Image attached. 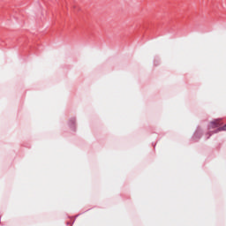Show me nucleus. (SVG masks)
<instances>
[{
	"label": "nucleus",
	"instance_id": "f257e3e1",
	"mask_svg": "<svg viewBox=\"0 0 226 226\" xmlns=\"http://www.w3.org/2000/svg\"><path fill=\"white\" fill-rule=\"evenodd\" d=\"M220 123H221L220 119L215 120V121L210 123L209 127L210 128H218V126H220V124H221Z\"/></svg>",
	"mask_w": 226,
	"mask_h": 226
},
{
	"label": "nucleus",
	"instance_id": "f03ea898",
	"mask_svg": "<svg viewBox=\"0 0 226 226\" xmlns=\"http://www.w3.org/2000/svg\"><path fill=\"white\" fill-rule=\"evenodd\" d=\"M226 132V124L224 125V126H222V127H221V128H218L217 130H216V132H215V133H217V132Z\"/></svg>",
	"mask_w": 226,
	"mask_h": 226
}]
</instances>
